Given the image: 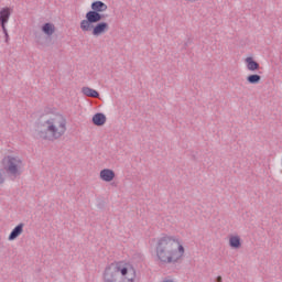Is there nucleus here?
<instances>
[{"label": "nucleus", "mask_w": 282, "mask_h": 282, "mask_svg": "<svg viewBox=\"0 0 282 282\" xmlns=\"http://www.w3.org/2000/svg\"><path fill=\"white\" fill-rule=\"evenodd\" d=\"M185 256L186 247L184 246V240L178 236L162 234L156 239L153 257L158 263H162V265L180 263Z\"/></svg>", "instance_id": "obj_1"}, {"label": "nucleus", "mask_w": 282, "mask_h": 282, "mask_svg": "<svg viewBox=\"0 0 282 282\" xmlns=\"http://www.w3.org/2000/svg\"><path fill=\"white\" fill-rule=\"evenodd\" d=\"M43 122L37 128V137L41 140H58L67 131V119L54 107L44 108L42 116Z\"/></svg>", "instance_id": "obj_2"}, {"label": "nucleus", "mask_w": 282, "mask_h": 282, "mask_svg": "<svg viewBox=\"0 0 282 282\" xmlns=\"http://www.w3.org/2000/svg\"><path fill=\"white\" fill-rule=\"evenodd\" d=\"M135 268L128 261H117L106 267L104 282H135Z\"/></svg>", "instance_id": "obj_3"}, {"label": "nucleus", "mask_w": 282, "mask_h": 282, "mask_svg": "<svg viewBox=\"0 0 282 282\" xmlns=\"http://www.w3.org/2000/svg\"><path fill=\"white\" fill-rule=\"evenodd\" d=\"M109 10V6L107 3L96 0L93 1L90 4V10L86 12L84 23L86 25H91V23H99V21H102L105 19V12Z\"/></svg>", "instance_id": "obj_4"}, {"label": "nucleus", "mask_w": 282, "mask_h": 282, "mask_svg": "<svg viewBox=\"0 0 282 282\" xmlns=\"http://www.w3.org/2000/svg\"><path fill=\"white\" fill-rule=\"evenodd\" d=\"M2 165L11 180H17L23 172V160L17 154L4 156Z\"/></svg>", "instance_id": "obj_5"}, {"label": "nucleus", "mask_w": 282, "mask_h": 282, "mask_svg": "<svg viewBox=\"0 0 282 282\" xmlns=\"http://www.w3.org/2000/svg\"><path fill=\"white\" fill-rule=\"evenodd\" d=\"M79 29L82 32H91L93 36H102L109 32V24L105 21H99L96 23L86 24L85 20L79 22Z\"/></svg>", "instance_id": "obj_6"}, {"label": "nucleus", "mask_w": 282, "mask_h": 282, "mask_svg": "<svg viewBox=\"0 0 282 282\" xmlns=\"http://www.w3.org/2000/svg\"><path fill=\"white\" fill-rule=\"evenodd\" d=\"M10 17H12V8L10 7H4L0 9V25L2 28V32L6 36V39H8V28L6 25H8L9 21H10Z\"/></svg>", "instance_id": "obj_7"}, {"label": "nucleus", "mask_w": 282, "mask_h": 282, "mask_svg": "<svg viewBox=\"0 0 282 282\" xmlns=\"http://www.w3.org/2000/svg\"><path fill=\"white\" fill-rule=\"evenodd\" d=\"M116 177H118V174H116L113 169L104 167L99 171V180L105 184H111V182H116Z\"/></svg>", "instance_id": "obj_8"}, {"label": "nucleus", "mask_w": 282, "mask_h": 282, "mask_svg": "<svg viewBox=\"0 0 282 282\" xmlns=\"http://www.w3.org/2000/svg\"><path fill=\"white\" fill-rule=\"evenodd\" d=\"M228 246L231 250H241L243 247V240L238 234H231L228 236Z\"/></svg>", "instance_id": "obj_9"}, {"label": "nucleus", "mask_w": 282, "mask_h": 282, "mask_svg": "<svg viewBox=\"0 0 282 282\" xmlns=\"http://www.w3.org/2000/svg\"><path fill=\"white\" fill-rule=\"evenodd\" d=\"M246 69L248 72L254 73V72H259V69H261V65L259 64V62H257L252 56H247L243 59Z\"/></svg>", "instance_id": "obj_10"}, {"label": "nucleus", "mask_w": 282, "mask_h": 282, "mask_svg": "<svg viewBox=\"0 0 282 282\" xmlns=\"http://www.w3.org/2000/svg\"><path fill=\"white\" fill-rule=\"evenodd\" d=\"M23 228H25V225L23 223L17 225L10 232L8 241H15V239H19V237L23 235Z\"/></svg>", "instance_id": "obj_11"}, {"label": "nucleus", "mask_w": 282, "mask_h": 282, "mask_svg": "<svg viewBox=\"0 0 282 282\" xmlns=\"http://www.w3.org/2000/svg\"><path fill=\"white\" fill-rule=\"evenodd\" d=\"M41 30L45 36H54L56 32V25L52 22H46L41 26Z\"/></svg>", "instance_id": "obj_12"}, {"label": "nucleus", "mask_w": 282, "mask_h": 282, "mask_svg": "<svg viewBox=\"0 0 282 282\" xmlns=\"http://www.w3.org/2000/svg\"><path fill=\"white\" fill-rule=\"evenodd\" d=\"M93 123L95 127H104L107 123V116L102 112H97L93 116Z\"/></svg>", "instance_id": "obj_13"}, {"label": "nucleus", "mask_w": 282, "mask_h": 282, "mask_svg": "<svg viewBox=\"0 0 282 282\" xmlns=\"http://www.w3.org/2000/svg\"><path fill=\"white\" fill-rule=\"evenodd\" d=\"M82 94L84 96H87V98H99L100 97V94L97 93L96 89L87 87V86L82 88Z\"/></svg>", "instance_id": "obj_14"}, {"label": "nucleus", "mask_w": 282, "mask_h": 282, "mask_svg": "<svg viewBox=\"0 0 282 282\" xmlns=\"http://www.w3.org/2000/svg\"><path fill=\"white\" fill-rule=\"evenodd\" d=\"M247 83H249V85H259V83H261V75L251 74L247 76Z\"/></svg>", "instance_id": "obj_15"}, {"label": "nucleus", "mask_w": 282, "mask_h": 282, "mask_svg": "<svg viewBox=\"0 0 282 282\" xmlns=\"http://www.w3.org/2000/svg\"><path fill=\"white\" fill-rule=\"evenodd\" d=\"M6 184V176L3 175V171L0 170V186H3Z\"/></svg>", "instance_id": "obj_16"}, {"label": "nucleus", "mask_w": 282, "mask_h": 282, "mask_svg": "<svg viewBox=\"0 0 282 282\" xmlns=\"http://www.w3.org/2000/svg\"><path fill=\"white\" fill-rule=\"evenodd\" d=\"M162 282H174L172 279H165Z\"/></svg>", "instance_id": "obj_17"}, {"label": "nucleus", "mask_w": 282, "mask_h": 282, "mask_svg": "<svg viewBox=\"0 0 282 282\" xmlns=\"http://www.w3.org/2000/svg\"><path fill=\"white\" fill-rule=\"evenodd\" d=\"M186 1H188L189 3H195V1L197 0H186Z\"/></svg>", "instance_id": "obj_18"}, {"label": "nucleus", "mask_w": 282, "mask_h": 282, "mask_svg": "<svg viewBox=\"0 0 282 282\" xmlns=\"http://www.w3.org/2000/svg\"><path fill=\"white\" fill-rule=\"evenodd\" d=\"M217 282H221V276H218V278H217Z\"/></svg>", "instance_id": "obj_19"}]
</instances>
